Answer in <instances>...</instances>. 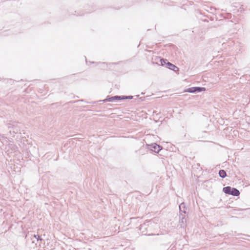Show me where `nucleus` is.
<instances>
[{"label":"nucleus","instance_id":"1","mask_svg":"<svg viewBox=\"0 0 250 250\" xmlns=\"http://www.w3.org/2000/svg\"><path fill=\"white\" fill-rule=\"evenodd\" d=\"M223 191L226 194H229L234 196H238L240 193L238 189L235 188L227 186L223 188Z\"/></svg>","mask_w":250,"mask_h":250},{"label":"nucleus","instance_id":"2","mask_svg":"<svg viewBox=\"0 0 250 250\" xmlns=\"http://www.w3.org/2000/svg\"><path fill=\"white\" fill-rule=\"evenodd\" d=\"M8 129L9 130L10 133L12 131L14 134H16L20 131V127L18 125V124L16 122H12L7 124Z\"/></svg>","mask_w":250,"mask_h":250},{"label":"nucleus","instance_id":"3","mask_svg":"<svg viewBox=\"0 0 250 250\" xmlns=\"http://www.w3.org/2000/svg\"><path fill=\"white\" fill-rule=\"evenodd\" d=\"M205 90L206 88L204 87L195 86L188 88L185 90V91L191 93H196L205 91Z\"/></svg>","mask_w":250,"mask_h":250},{"label":"nucleus","instance_id":"4","mask_svg":"<svg viewBox=\"0 0 250 250\" xmlns=\"http://www.w3.org/2000/svg\"><path fill=\"white\" fill-rule=\"evenodd\" d=\"M162 148V146L156 143L152 144L149 146L150 150L157 153H159Z\"/></svg>","mask_w":250,"mask_h":250},{"label":"nucleus","instance_id":"5","mask_svg":"<svg viewBox=\"0 0 250 250\" xmlns=\"http://www.w3.org/2000/svg\"><path fill=\"white\" fill-rule=\"evenodd\" d=\"M116 100H121V96H107L106 98L104 100L102 101L104 103L106 102H113L114 101Z\"/></svg>","mask_w":250,"mask_h":250},{"label":"nucleus","instance_id":"6","mask_svg":"<svg viewBox=\"0 0 250 250\" xmlns=\"http://www.w3.org/2000/svg\"><path fill=\"white\" fill-rule=\"evenodd\" d=\"M179 208L180 214H183V213L184 214H185L187 213L186 205H185V203H184V202L182 203L179 206Z\"/></svg>","mask_w":250,"mask_h":250},{"label":"nucleus","instance_id":"7","mask_svg":"<svg viewBox=\"0 0 250 250\" xmlns=\"http://www.w3.org/2000/svg\"><path fill=\"white\" fill-rule=\"evenodd\" d=\"M180 223H181V227H184L186 226L187 219L185 218L184 214H179Z\"/></svg>","mask_w":250,"mask_h":250},{"label":"nucleus","instance_id":"8","mask_svg":"<svg viewBox=\"0 0 250 250\" xmlns=\"http://www.w3.org/2000/svg\"><path fill=\"white\" fill-rule=\"evenodd\" d=\"M156 60H159L161 65L162 66H167V63L168 62L167 60L164 58H161L160 57L157 58Z\"/></svg>","mask_w":250,"mask_h":250},{"label":"nucleus","instance_id":"9","mask_svg":"<svg viewBox=\"0 0 250 250\" xmlns=\"http://www.w3.org/2000/svg\"><path fill=\"white\" fill-rule=\"evenodd\" d=\"M219 176L222 178H224L227 176V173L225 170L221 169L218 172Z\"/></svg>","mask_w":250,"mask_h":250},{"label":"nucleus","instance_id":"10","mask_svg":"<svg viewBox=\"0 0 250 250\" xmlns=\"http://www.w3.org/2000/svg\"><path fill=\"white\" fill-rule=\"evenodd\" d=\"M166 67L169 68V69H172V68L174 67V64L171 63V62H168L167 63Z\"/></svg>","mask_w":250,"mask_h":250},{"label":"nucleus","instance_id":"11","mask_svg":"<svg viewBox=\"0 0 250 250\" xmlns=\"http://www.w3.org/2000/svg\"><path fill=\"white\" fill-rule=\"evenodd\" d=\"M133 98L132 96H121V100L126 99H132Z\"/></svg>","mask_w":250,"mask_h":250},{"label":"nucleus","instance_id":"12","mask_svg":"<svg viewBox=\"0 0 250 250\" xmlns=\"http://www.w3.org/2000/svg\"><path fill=\"white\" fill-rule=\"evenodd\" d=\"M34 237L37 239V241H41L42 240V239L41 238V236L38 234H34Z\"/></svg>","mask_w":250,"mask_h":250},{"label":"nucleus","instance_id":"13","mask_svg":"<svg viewBox=\"0 0 250 250\" xmlns=\"http://www.w3.org/2000/svg\"><path fill=\"white\" fill-rule=\"evenodd\" d=\"M171 70L175 72H177L179 71V68L174 65V67L172 68V69Z\"/></svg>","mask_w":250,"mask_h":250},{"label":"nucleus","instance_id":"14","mask_svg":"<svg viewBox=\"0 0 250 250\" xmlns=\"http://www.w3.org/2000/svg\"><path fill=\"white\" fill-rule=\"evenodd\" d=\"M239 9L240 10H238L240 11V12L241 13H242V12H243L244 11V8L243 7V5H241V6L239 8Z\"/></svg>","mask_w":250,"mask_h":250},{"label":"nucleus","instance_id":"15","mask_svg":"<svg viewBox=\"0 0 250 250\" xmlns=\"http://www.w3.org/2000/svg\"><path fill=\"white\" fill-rule=\"evenodd\" d=\"M241 5L240 3H235V5H234V6H235V7H236V8H240V7L241 6Z\"/></svg>","mask_w":250,"mask_h":250},{"label":"nucleus","instance_id":"16","mask_svg":"<svg viewBox=\"0 0 250 250\" xmlns=\"http://www.w3.org/2000/svg\"><path fill=\"white\" fill-rule=\"evenodd\" d=\"M90 63H96V64H98V62H90ZM98 63H101V64H104V65L105 64V62H102V63H101V62H98Z\"/></svg>","mask_w":250,"mask_h":250},{"label":"nucleus","instance_id":"17","mask_svg":"<svg viewBox=\"0 0 250 250\" xmlns=\"http://www.w3.org/2000/svg\"><path fill=\"white\" fill-rule=\"evenodd\" d=\"M146 226V223H144V224H143V225H140V229H141L143 227H145V226Z\"/></svg>","mask_w":250,"mask_h":250},{"label":"nucleus","instance_id":"18","mask_svg":"<svg viewBox=\"0 0 250 250\" xmlns=\"http://www.w3.org/2000/svg\"><path fill=\"white\" fill-rule=\"evenodd\" d=\"M210 10L213 12L214 11H215L216 9L215 8H211Z\"/></svg>","mask_w":250,"mask_h":250},{"label":"nucleus","instance_id":"19","mask_svg":"<svg viewBox=\"0 0 250 250\" xmlns=\"http://www.w3.org/2000/svg\"><path fill=\"white\" fill-rule=\"evenodd\" d=\"M83 13H82V14H77V15H78H78H83Z\"/></svg>","mask_w":250,"mask_h":250}]
</instances>
